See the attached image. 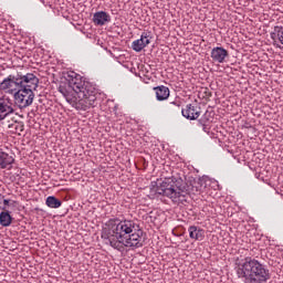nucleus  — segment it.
I'll use <instances>...</instances> for the list:
<instances>
[{
  "label": "nucleus",
  "instance_id": "f03ea898",
  "mask_svg": "<svg viewBox=\"0 0 283 283\" xmlns=\"http://www.w3.org/2000/svg\"><path fill=\"white\" fill-rule=\"evenodd\" d=\"M102 240L119 253H124L126 249H140L145 244L143 231L136 232V221L129 219L117 220L112 229H104Z\"/></svg>",
  "mask_w": 283,
  "mask_h": 283
},
{
  "label": "nucleus",
  "instance_id": "20e7f679",
  "mask_svg": "<svg viewBox=\"0 0 283 283\" xmlns=\"http://www.w3.org/2000/svg\"><path fill=\"white\" fill-rule=\"evenodd\" d=\"M155 196H165L169 198L175 205H184L189 198V190L187 187L179 185L175 177L165 178L161 182L153 185L150 189Z\"/></svg>",
  "mask_w": 283,
  "mask_h": 283
},
{
  "label": "nucleus",
  "instance_id": "f257e3e1",
  "mask_svg": "<svg viewBox=\"0 0 283 283\" xmlns=\"http://www.w3.org/2000/svg\"><path fill=\"white\" fill-rule=\"evenodd\" d=\"M67 77V83H61L57 88L66 103L77 112H87V109L96 107L98 98L96 87L75 72L69 73Z\"/></svg>",
  "mask_w": 283,
  "mask_h": 283
},
{
  "label": "nucleus",
  "instance_id": "a211bd4d",
  "mask_svg": "<svg viewBox=\"0 0 283 283\" xmlns=\"http://www.w3.org/2000/svg\"><path fill=\"white\" fill-rule=\"evenodd\" d=\"M181 105H182V102L180 101V98H175V101L169 102L167 104V109L168 112H180Z\"/></svg>",
  "mask_w": 283,
  "mask_h": 283
},
{
  "label": "nucleus",
  "instance_id": "6e6552de",
  "mask_svg": "<svg viewBox=\"0 0 283 283\" xmlns=\"http://www.w3.org/2000/svg\"><path fill=\"white\" fill-rule=\"evenodd\" d=\"M210 56L214 63H224L229 56V51L222 46H216L211 50Z\"/></svg>",
  "mask_w": 283,
  "mask_h": 283
},
{
  "label": "nucleus",
  "instance_id": "412c9836",
  "mask_svg": "<svg viewBox=\"0 0 283 283\" xmlns=\"http://www.w3.org/2000/svg\"><path fill=\"white\" fill-rule=\"evenodd\" d=\"M2 209H3V211H6V207H3Z\"/></svg>",
  "mask_w": 283,
  "mask_h": 283
},
{
  "label": "nucleus",
  "instance_id": "6ab92c4d",
  "mask_svg": "<svg viewBox=\"0 0 283 283\" xmlns=\"http://www.w3.org/2000/svg\"><path fill=\"white\" fill-rule=\"evenodd\" d=\"M203 98H211V92H209V88L205 90Z\"/></svg>",
  "mask_w": 283,
  "mask_h": 283
},
{
  "label": "nucleus",
  "instance_id": "423d86ee",
  "mask_svg": "<svg viewBox=\"0 0 283 283\" xmlns=\"http://www.w3.org/2000/svg\"><path fill=\"white\" fill-rule=\"evenodd\" d=\"M34 78L33 86L30 82H27L13 94L14 103L19 109H25V107H30L34 103V90L39 87V77L34 75Z\"/></svg>",
  "mask_w": 283,
  "mask_h": 283
},
{
  "label": "nucleus",
  "instance_id": "9d476101",
  "mask_svg": "<svg viewBox=\"0 0 283 283\" xmlns=\"http://www.w3.org/2000/svg\"><path fill=\"white\" fill-rule=\"evenodd\" d=\"M149 43H151V40H149V34L147 32H143L140 39L135 40L132 43V50H134V52H143L145 46L149 45Z\"/></svg>",
  "mask_w": 283,
  "mask_h": 283
},
{
  "label": "nucleus",
  "instance_id": "ddd939ff",
  "mask_svg": "<svg viewBox=\"0 0 283 283\" xmlns=\"http://www.w3.org/2000/svg\"><path fill=\"white\" fill-rule=\"evenodd\" d=\"M190 240H205V230L197 226H190L188 228Z\"/></svg>",
  "mask_w": 283,
  "mask_h": 283
},
{
  "label": "nucleus",
  "instance_id": "1a4fd4ad",
  "mask_svg": "<svg viewBox=\"0 0 283 283\" xmlns=\"http://www.w3.org/2000/svg\"><path fill=\"white\" fill-rule=\"evenodd\" d=\"M181 114L188 120H196L200 117V107H198V105L188 104L186 108L181 109Z\"/></svg>",
  "mask_w": 283,
  "mask_h": 283
},
{
  "label": "nucleus",
  "instance_id": "f3484780",
  "mask_svg": "<svg viewBox=\"0 0 283 283\" xmlns=\"http://www.w3.org/2000/svg\"><path fill=\"white\" fill-rule=\"evenodd\" d=\"M0 224L2 227H10L12 224V216H10V212L0 213Z\"/></svg>",
  "mask_w": 283,
  "mask_h": 283
},
{
  "label": "nucleus",
  "instance_id": "f8f14e48",
  "mask_svg": "<svg viewBox=\"0 0 283 283\" xmlns=\"http://www.w3.org/2000/svg\"><path fill=\"white\" fill-rule=\"evenodd\" d=\"M14 157L6 151H0V169H12Z\"/></svg>",
  "mask_w": 283,
  "mask_h": 283
},
{
  "label": "nucleus",
  "instance_id": "4468645a",
  "mask_svg": "<svg viewBox=\"0 0 283 283\" xmlns=\"http://www.w3.org/2000/svg\"><path fill=\"white\" fill-rule=\"evenodd\" d=\"M154 91L156 92V98L157 101H167L169 98V87L165 85L156 86L154 87Z\"/></svg>",
  "mask_w": 283,
  "mask_h": 283
},
{
  "label": "nucleus",
  "instance_id": "39448f33",
  "mask_svg": "<svg viewBox=\"0 0 283 283\" xmlns=\"http://www.w3.org/2000/svg\"><path fill=\"white\" fill-rule=\"evenodd\" d=\"M34 73H27L25 75L10 74L0 83V90L7 94L14 95L17 94V91L25 85V83H30L32 87L34 85Z\"/></svg>",
  "mask_w": 283,
  "mask_h": 283
},
{
  "label": "nucleus",
  "instance_id": "2eb2a0df",
  "mask_svg": "<svg viewBox=\"0 0 283 283\" xmlns=\"http://www.w3.org/2000/svg\"><path fill=\"white\" fill-rule=\"evenodd\" d=\"M271 39L274 43H281L283 45V27H274L273 32H271Z\"/></svg>",
  "mask_w": 283,
  "mask_h": 283
},
{
  "label": "nucleus",
  "instance_id": "7ed1b4c3",
  "mask_svg": "<svg viewBox=\"0 0 283 283\" xmlns=\"http://www.w3.org/2000/svg\"><path fill=\"white\" fill-rule=\"evenodd\" d=\"M237 275L244 283H266L271 280L266 265L252 258H245V261L237 266Z\"/></svg>",
  "mask_w": 283,
  "mask_h": 283
},
{
  "label": "nucleus",
  "instance_id": "9b49d317",
  "mask_svg": "<svg viewBox=\"0 0 283 283\" xmlns=\"http://www.w3.org/2000/svg\"><path fill=\"white\" fill-rule=\"evenodd\" d=\"M112 21V15L105 11H97L93 14V23L95 25H105Z\"/></svg>",
  "mask_w": 283,
  "mask_h": 283
},
{
  "label": "nucleus",
  "instance_id": "0eeeda50",
  "mask_svg": "<svg viewBox=\"0 0 283 283\" xmlns=\"http://www.w3.org/2000/svg\"><path fill=\"white\" fill-rule=\"evenodd\" d=\"M10 114H14V103L7 95H0V120L8 118Z\"/></svg>",
  "mask_w": 283,
  "mask_h": 283
},
{
  "label": "nucleus",
  "instance_id": "dca6fc26",
  "mask_svg": "<svg viewBox=\"0 0 283 283\" xmlns=\"http://www.w3.org/2000/svg\"><path fill=\"white\" fill-rule=\"evenodd\" d=\"M45 205L50 209H59L63 205V202L54 196H49L45 200Z\"/></svg>",
  "mask_w": 283,
  "mask_h": 283
},
{
  "label": "nucleus",
  "instance_id": "aec40b11",
  "mask_svg": "<svg viewBox=\"0 0 283 283\" xmlns=\"http://www.w3.org/2000/svg\"><path fill=\"white\" fill-rule=\"evenodd\" d=\"M3 205H4V207H8V205H10V200L9 199H3Z\"/></svg>",
  "mask_w": 283,
  "mask_h": 283
}]
</instances>
